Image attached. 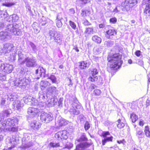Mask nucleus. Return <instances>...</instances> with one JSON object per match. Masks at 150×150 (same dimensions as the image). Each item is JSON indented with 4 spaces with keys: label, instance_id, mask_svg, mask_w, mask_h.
Here are the masks:
<instances>
[{
    "label": "nucleus",
    "instance_id": "obj_39",
    "mask_svg": "<svg viewBox=\"0 0 150 150\" xmlns=\"http://www.w3.org/2000/svg\"><path fill=\"white\" fill-rule=\"evenodd\" d=\"M105 139L107 142H112L113 139V137L112 136H111L110 137L106 138Z\"/></svg>",
    "mask_w": 150,
    "mask_h": 150
},
{
    "label": "nucleus",
    "instance_id": "obj_38",
    "mask_svg": "<svg viewBox=\"0 0 150 150\" xmlns=\"http://www.w3.org/2000/svg\"><path fill=\"white\" fill-rule=\"evenodd\" d=\"M145 122L142 119H140L139 122V125L141 127H142L144 126V124Z\"/></svg>",
    "mask_w": 150,
    "mask_h": 150
},
{
    "label": "nucleus",
    "instance_id": "obj_55",
    "mask_svg": "<svg viewBox=\"0 0 150 150\" xmlns=\"http://www.w3.org/2000/svg\"><path fill=\"white\" fill-rule=\"evenodd\" d=\"M128 62L130 64H131L132 63V61L131 59H129L128 60Z\"/></svg>",
    "mask_w": 150,
    "mask_h": 150
},
{
    "label": "nucleus",
    "instance_id": "obj_59",
    "mask_svg": "<svg viewBox=\"0 0 150 150\" xmlns=\"http://www.w3.org/2000/svg\"><path fill=\"white\" fill-rule=\"evenodd\" d=\"M146 2H147L148 4L150 3V0H147Z\"/></svg>",
    "mask_w": 150,
    "mask_h": 150
},
{
    "label": "nucleus",
    "instance_id": "obj_40",
    "mask_svg": "<svg viewBox=\"0 0 150 150\" xmlns=\"http://www.w3.org/2000/svg\"><path fill=\"white\" fill-rule=\"evenodd\" d=\"M117 142L119 144H124L126 142L124 139H123L122 140L117 141Z\"/></svg>",
    "mask_w": 150,
    "mask_h": 150
},
{
    "label": "nucleus",
    "instance_id": "obj_19",
    "mask_svg": "<svg viewBox=\"0 0 150 150\" xmlns=\"http://www.w3.org/2000/svg\"><path fill=\"white\" fill-rule=\"evenodd\" d=\"M130 117L131 121L133 123H135L136 122L138 118V115L134 112H132L130 114Z\"/></svg>",
    "mask_w": 150,
    "mask_h": 150
},
{
    "label": "nucleus",
    "instance_id": "obj_63",
    "mask_svg": "<svg viewBox=\"0 0 150 150\" xmlns=\"http://www.w3.org/2000/svg\"><path fill=\"white\" fill-rule=\"evenodd\" d=\"M134 150H139L138 149L136 148H134Z\"/></svg>",
    "mask_w": 150,
    "mask_h": 150
},
{
    "label": "nucleus",
    "instance_id": "obj_46",
    "mask_svg": "<svg viewBox=\"0 0 150 150\" xmlns=\"http://www.w3.org/2000/svg\"><path fill=\"white\" fill-rule=\"evenodd\" d=\"M73 50H74L76 52H79V50L77 45L74 46L73 48Z\"/></svg>",
    "mask_w": 150,
    "mask_h": 150
},
{
    "label": "nucleus",
    "instance_id": "obj_57",
    "mask_svg": "<svg viewBox=\"0 0 150 150\" xmlns=\"http://www.w3.org/2000/svg\"><path fill=\"white\" fill-rule=\"evenodd\" d=\"M49 88H51V89H52V88H54L55 89H56V88L55 87H51Z\"/></svg>",
    "mask_w": 150,
    "mask_h": 150
},
{
    "label": "nucleus",
    "instance_id": "obj_21",
    "mask_svg": "<svg viewBox=\"0 0 150 150\" xmlns=\"http://www.w3.org/2000/svg\"><path fill=\"white\" fill-rule=\"evenodd\" d=\"M144 132L146 136L150 139V131L149 126L148 125L145 127Z\"/></svg>",
    "mask_w": 150,
    "mask_h": 150
},
{
    "label": "nucleus",
    "instance_id": "obj_15",
    "mask_svg": "<svg viewBox=\"0 0 150 150\" xmlns=\"http://www.w3.org/2000/svg\"><path fill=\"white\" fill-rule=\"evenodd\" d=\"M41 124L37 121L32 122L30 124V127L33 129H38L41 126Z\"/></svg>",
    "mask_w": 150,
    "mask_h": 150
},
{
    "label": "nucleus",
    "instance_id": "obj_52",
    "mask_svg": "<svg viewBox=\"0 0 150 150\" xmlns=\"http://www.w3.org/2000/svg\"><path fill=\"white\" fill-rule=\"evenodd\" d=\"M3 139V136L1 135H0V142Z\"/></svg>",
    "mask_w": 150,
    "mask_h": 150
},
{
    "label": "nucleus",
    "instance_id": "obj_49",
    "mask_svg": "<svg viewBox=\"0 0 150 150\" xmlns=\"http://www.w3.org/2000/svg\"><path fill=\"white\" fill-rule=\"evenodd\" d=\"M30 45L33 49L34 50L36 48V46L33 43H31Z\"/></svg>",
    "mask_w": 150,
    "mask_h": 150
},
{
    "label": "nucleus",
    "instance_id": "obj_23",
    "mask_svg": "<svg viewBox=\"0 0 150 150\" xmlns=\"http://www.w3.org/2000/svg\"><path fill=\"white\" fill-rule=\"evenodd\" d=\"M49 146L50 147L52 148H56L59 147L60 146L59 142H51L49 144Z\"/></svg>",
    "mask_w": 150,
    "mask_h": 150
},
{
    "label": "nucleus",
    "instance_id": "obj_42",
    "mask_svg": "<svg viewBox=\"0 0 150 150\" xmlns=\"http://www.w3.org/2000/svg\"><path fill=\"white\" fill-rule=\"evenodd\" d=\"M84 25L86 26H88L91 25V23L88 21L87 20L84 21L83 23Z\"/></svg>",
    "mask_w": 150,
    "mask_h": 150
},
{
    "label": "nucleus",
    "instance_id": "obj_41",
    "mask_svg": "<svg viewBox=\"0 0 150 150\" xmlns=\"http://www.w3.org/2000/svg\"><path fill=\"white\" fill-rule=\"evenodd\" d=\"M141 52L140 50H137L135 52V55L138 57H139L141 55Z\"/></svg>",
    "mask_w": 150,
    "mask_h": 150
},
{
    "label": "nucleus",
    "instance_id": "obj_12",
    "mask_svg": "<svg viewBox=\"0 0 150 150\" xmlns=\"http://www.w3.org/2000/svg\"><path fill=\"white\" fill-rule=\"evenodd\" d=\"M125 121L126 120L125 117L122 116L121 119H119L117 120V127L119 129L123 128L125 126Z\"/></svg>",
    "mask_w": 150,
    "mask_h": 150
},
{
    "label": "nucleus",
    "instance_id": "obj_50",
    "mask_svg": "<svg viewBox=\"0 0 150 150\" xmlns=\"http://www.w3.org/2000/svg\"><path fill=\"white\" fill-rule=\"evenodd\" d=\"M107 142L105 139L104 138L102 140V144L103 145L105 144L106 142Z\"/></svg>",
    "mask_w": 150,
    "mask_h": 150
},
{
    "label": "nucleus",
    "instance_id": "obj_13",
    "mask_svg": "<svg viewBox=\"0 0 150 150\" xmlns=\"http://www.w3.org/2000/svg\"><path fill=\"white\" fill-rule=\"evenodd\" d=\"M27 112L28 114L35 116L39 113V111L37 108L30 107L28 109Z\"/></svg>",
    "mask_w": 150,
    "mask_h": 150
},
{
    "label": "nucleus",
    "instance_id": "obj_56",
    "mask_svg": "<svg viewBox=\"0 0 150 150\" xmlns=\"http://www.w3.org/2000/svg\"><path fill=\"white\" fill-rule=\"evenodd\" d=\"M15 146L13 145V146H11V147H9L8 148V149H12V148H14V147H15Z\"/></svg>",
    "mask_w": 150,
    "mask_h": 150
},
{
    "label": "nucleus",
    "instance_id": "obj_60",
    "mask_svg": "<svg viewBox=\"0 0 150 150\" xmlns=\"http://www.w3.org/2000/svg\"><path fill=\"white\" fill-rule=\"evenodd\" d=\"M91 88L92 89H94L95 88L94 85L93 84V86H91Z\"/></svg>",
    "mask_w": 150,
    "mask_h": 150
},
{
    "label": "nucleus",
    "instance_id": "obj_31",
    "mask_svg": "<svg viewBox=\"0 0 150 150\" xmlns=\"http://www.w3.org/2000/svg\"><path fill=\"white\" fill-rule=\"evenodd\" d=\"M8 129L12 132H17L18 130V127H8Z\"/></svg>",
    "mask_w": 150,
    "mask_h": 150
},
{
    "label": "nucleus",
    "instance_id": "obj_17",
    "mask_svg": "<svg viewBox=\"0 0 150 150\" xmlns=\"http://www.w3.org/2000/svg\"><path fill=\"white\" fill-rule=\"evenodd\" d=\"M50 85V83L48 81H42L40 83V88L42 90H43Z\"/></svg>",
    "mask_w": 150,
    "mask_h": 150
},
{
    "label": "nucleus",
    "instance_id": "obj_14",
    "mask_svg": "<svg viewBox=\"0 0 150 150\" xmlns=\"http://www.w3.org/2000/svg\"><path fill=\"white\" fill-rule=\"evenodd\" d=\"M79 66L81 69H85L88 68L90 65V63L87 62L86 61H81L79 62Z\"/></svg>",
    "mask_w": 150,
    "mask_h": 150
},
{
    "label": "nucleus",
    "instance_id": "obj_62",
    "mask_svg": "<svg viewBox=\"0 0 150 150\" xmlns=\"http://www.w3.org/2000/svg\"><path fill=\"white\" fill-rule=\"evenodd\" d=\"M148 82L150 83V77L148 79Z\"/></svg>",
    "mask_w": 150,
    "mask_h": 150
},
{
    "label": "nucleus",
    "instance_id": "obj_43",
    "mask_svg": "<svg viewBox=\"0 0 150 150\" xmlns=\"http://www.w3.org/2000/svg\"><path fill=\"white\" fill-rule=\"evenodd\" d=\"M3 113L4 115H6L7 116H8L10 114L8 110H5L4 111Z\"/></svg>",
    "mask_w": 150,
    "mask_h": 150
},
{
    "label": "nucleus",
    "instance_id": "obj_8",
    "mask_svg": "<svg viewBox=\"0 0 150 150\" xmlns=\"http://www.w3.org/2000/svg\"><path fill=\"white\" fill-rule=\"evenodd\" d=\"M14 47L13 44L6 43L4 45L2 49V52L5 53L9 52L12 50Z\"/></svg>",
    "mask_w": 150,
    "mask_h": 150
},
{
    "label": "nucleus",
    "instance_id": "obj_44",
    "mask_svg": "<svg viewBox=\"0 0 150 150\" xmlns=\"http://www.w3.org/2000/svg\"><path fill=\"white\" fill-rule=\"evenodd\" d=\"M2 125L5 128L6 127H8V125L7 124V120L6 121H4V122H3Z\"/></svg>",
    "mask_w": 150,
    "mask_h": 150
},
{
    "label": "nucleus",
    "instance_id": "obj_33",
    "mask_svg": "<svg viewBox=\"0 0 150 150\" xmlns=\"http://www.w3.org/2000/svg\"><path fill=\"white\" fill-rule=\"evenodd\" d=\"M101 92L99 89H96L93 91V94L95 96H99L101 93Z\"/></svg>",
    "mask_w": 150,
    "mask_h": 150
},
{
    "label": "nucleus",
    "instance_id": "obj_22",
    "mask_svg": "<svg viewBox=\"0 0 150 150\" xmlns=\"http://www.w3.org/2000/svg\"><path fill=\"white\" fill-rule=\"evenodd\" d=\"M92 40L98 44L100 43L101 42V39L97 35H94L92 38Z\"/></svg>",
    "mask_w": 150,
    "mask_h": 150
},
{
    "label": "nucleus",
    "instance_id": "obj_16",
    "mask_svg": "<svg viewBox=\"0 0 150 150\" xmlns=\"http://www.w3.org/2000/svg\"><path fill=\"white\" fill-rule=\"evenodd\" d=\"M50 35L54 37V39L55 41L58 43L60 42L61 41V39L58 34L55 36L54 32L52 30H50L49 32Z\"/></svg>",
    "mask_w": 150,
    "mask_h": 150
},
{
    "label": "nucleus",
    "instance_id": "obj_26",
    "mask_svg": "<svg viewBox=\"0 0 150 150\" xmlns=\"http://www.w3.org/2000/svg\"><path fill=\"white\" fill-rule=\"evenodd\" d=\"M88 139L85 135H82L79 139H77L76 141L78 142H80L82 141H86Z\"/></svg>",
    "mask_w": 150,
    "mask_h": 150
},
{
    "label": "nucleus",
    "instance_id": "obj_27",
    "mask_svg": "<svg viewBox=\"0 0 150 150\" xmlns=\"http://www.w3.org/2000/svg\"><path fill=\"white\" fill-rule=\"evenodd\" d=\"M52 81V83H56L57 82V79L55 76L54 75H51L48 78Z\"/></svg>",
    "mask_w": 150,
    "mask_h": 150
},
{
    "label": "nucleus",
    "instance_id": "obj_37",
    "mask_svg": "<svg viewBox=\"0 0 150 150\" xmlns=\"http://www.w3.org/2000/svg\"><path fill=\"white\" fill-rule=\"evenodd\" d=\"M15 4V3L13 2L7 3L3 4V6L7 7H10L14 5Z\"/></svg>",
    "mask_w": 150,
    "mask_h": 150
},
{
    "label": "nucleus",
    "instance_id": "obj_54",
    "mask_svg": "<svg viewBox=\"0 0 150 150\" xmlns=\"http://www.w3.org/2000/svg\"><path fill=\"white\" fill-rule=\"evenodd\" d=\"M59 68L60 69H62L64 68V66L63 65H61L59 66Z\"/></svg>",
    "mask_w": 150,
    "mask_h": 150
},
{
    "label": "nucleus",
    "instance_id": "obj_64",
    "mask_svg": "<svg viewBox=\"0 0 150 150\" xmlns=\"http://www.w3.org/2000/svg\"><path fill=\"white\" fill-rule=\"evenodd\" d=\"M148 141H149V139H148Z\"/></svg>",
    "mask_w": 150,
    "mask_h": 150
},
{
    "label": "nucleus",
    "instance_id": "obj_34",
    "mask_svg": "<svg viewBox=\"0 0 150 150\" xmlns=\"http://www.w3.org/2000/svg\"><path fill=\"white\" fill-rule=\"evenodd\" d=\"M110 135V133L109 131H104L103 132L100 136L103 137H106L107 136Z\"/></svg>",
    "mask_w": 150,
    "mask_h": 150
},
{
    "label": "nucleus",
    "instance_id": "obj_36",
    "mask_svg": "<svg viewBox=\"0 0 150 150\" xmlns=\"http://www.w3.org/2000/svg\"><path fill=\"white\" fill-rule=\"evenodd\" d=\"M110 23L112 24H115L117 22V19L115 17H113L110 18L109 20Z\"/></svg>",
    "mask_w": 150,
    "mask_h": 150
},
{
    "label": "nucleus",
    "instance_id": "obj_48",
    "mask_svg": "<svg viewBox=\"0 0 150 150\" xmlns=\"http://www.w3.org/2000/svg\"><path fill=\"white\" fill-rule=\"evenodd\" d=\"M137 133L139 135H141L143 133V131L142 130H140L137 131Z\"/></svg>",
    "mask_w": 150,
    "mask_h": 150
},
{
    "label": "nucleus",
    "instance_id": "obj_4",
    "mask_svg": "<svg viewBox=\"0 0 150 150\" xmlns=\"http://www.w3.org/2000/svg\"><path fill=\"white\" fill-rule=\"evenodd\" d=\"M13 66L9 64L2 63L0 65V73L8 74L12 72L13 69Z\"/></svg>",
    "mask_w": 150,
    "mask_h": 150
},
{
    "label": "nucleus",
    "instance_id": "obj_18",
    "mask_svg": "<svg viewBox=\"0 0 150 150\" xmlns=\"http://www.w3.org/2000/svg\"><path fill=\"white\" fill-rule=\"evenodd\" d=\"M144 13L146 16H150V4H147L146 5L144 10Z\"/></svg>",
    "mask_w": 150,
    "mask_h": 150
},
{
    "label": "nucleus",
    "instance_id": "obj_3",
    "mask_svg": "<svg viewBox=\"0 0 150 150\" xmlns=\"http://www.w3.org/2000/svg\"><path fill=\"white\" fill-rule=\"evenodd\" d=\"M137 3V0H125L122 3L121 7L122 10L130 11Z\"/></svg>",
    "mask_w": 150,
    "mask_h": 150
},
{
    "label": "nucleus",
    "instance_id": "obj_28",
    "mask_svg": "<svg viewBox=\"0 0 150 150\" xmlns=\"http://www.w3.org/2000/svg\"><path fill=\"white\" fill-rule=\"evenodd\" d=\"M84 149L83 143L78 144L76 146L75 150H82Z\"/></svg>",
    "mask_w": 150,
    "mask_h": 150
},
{
    "label": "nucleus",
    "instance_id": "obj_9",
    "mask_svg": "<svg viewBox=\"0 0 150 150\" xmlns=\"http://www.w3.org/2000/svg\"><path fill=\"white\" fill-rule=\"evenodd\" d=\"M24 62H26V66L28 67H33L36 65L35 60L28 57L26 58L25 61L23 62V63H24Z\"/></svg>",
    "mask_w": 150,
    "mask_h": 150
},
{
    "label": "nucleus",
    "instance_id": "obj_10",
    "mask_svg": "<svg viewBox=\"0 0 150 150\" xmlns=\"http://www.w3.org/2000/svg\"><path fill=\"white\" fill-rule=\"evenodd\" d=\"M18 120L16 118L13 117L12 118H9L7 120V124L8 127H13L17 125Z\"/></svg>",
    "mask_w": 150,
    "mask_h": 150
},
{
    "label": "nucleus",
    "instance_id": "obj_5",
    "mask_svg": "<svg viewBox=\"0 0 150 150\" xmlns=\"http://www.w3.org/2000/svg\"><path fill=\"white\" fill-rule=\"evenodd\" d=\"M69 133L66 130H62L57 132L55 134V137L58 140H66L69 136Z\"/></svg>",
    "mask_w": 150,
    "mask_h": 150
},
{
    "label": "nucleus",
    "instance_id": "obj_51",
    "mask_svg": "<svg viewBox=\"0 0 150 150\" xmlns=\"http://www.w3.org/2000/svg\"><path fill=\"white\" fill-rule=\"evenodd\" d=\"M99 27L100 28H103L104 27V25L103 24H100L99 25Z\"/></svg>",
    "mask_w": 150,
    "mask_h": 150
},
{
    "label": "nucleus",
    "instance_id": "obj_20",
    "mask_svg": "<svg viewBox=\"0 0 150 150\" xmlns=\"http://www.w3.org/2000/svg\"><path fill=\"white\" fill-rule=\"evenodd\" d=\"M45 69L42 67H40L38 69L35 70V74H39L40 76H41L42 75H44L45 73Z\"/></svg>",
    "mask_w": 150,
    "mask_h": 150
},
{
    "label": "nucleus",
    "instance_id": "obj_47",
    "mask_svg": "<svg viewBox=\"0 0 150 150\" xmlns=\"http://www.w3.org/2000/svg\"><path fill=\"white\" fill-rule=\"evenodd\" d=\"M68 80L69 81V83L68 84V86H72L73 85V83L72 82L71 80V79L69 77H68Z\"/></svg>",
    "mask_w": 150,
    "mask_h": 150
},
{
    "label": "nucleus",
    "instance_id": "obj_32",
    "mask_svg": "<svg viewBox=\"0 0 150 150\" xmlns=\"http://www.w3.org/2000/svg\"><path fill=\"white\" fill-rule=\"evenodd\" d=\"M84 149L86 148L90 147L92 144V143H88L87 142H85L83 143Z\"/></svg>",
    "mask_w": 150,
    "mask_h": 150
},
{
    "label": "nucleus",
    "instance_id": "obj_61",
    "mask_svg": "<svg viewBox=\"0 0 150 150\" xmlns=\"http://www.w3.org/2000/svg\"><path fill=\"white\" fill-rule=\"evenodd\" d=\"M131 22L132 23H135V21L134 20H132L131 21Z\"/></svg>",
    "mask_w": 150,
    "mask_h": 150
},
{
    "label": "nucleus",
    "instance_id": "obj_7",
    "mask_svg": "<svg viewBox=\"0 0 150 150\" xmlns=\"http://www.w3.org/2000/svg\"><path fill=\"white\" fill-rule=\"evenodd\" d=\"M52 119V117L50 114L46 113H43L40 115L41 120L42 122L46 123H49Z\"/></svg>",
    "mask_w": 150,
    "mask_h": 150
},
{
    "label": "nucleus",
    "instance_id": "obj_11",
    "mask_svg": "<svg viewBox=\"0 0 150 150\" xmlns=\"http://www.w3.org/2000/svg\"><path fill=\"white\" fill-rule=\"evenodd\" d=\"M117 34L116 31L113 29H110L107 30L105 32V35L106 38L108 39H111Z\"/></svg>",
    "mask_w": 150,
    "mask_h": 150
},
{
    "label": "nucleus",
    "instance_id": "obj_45",
    "mask_svg": "<svg viewBox=\"0 0 150 150\" xmlns=\"http://www.w3.org/2000/svg\"><path fill=\"white\" fill-rule=\"evenodd\" d=\"M81 4H85L88 3V0H81Z\"/></svg>",
    "mask_w": 150,
    "mask_h": 150
},
{
    "label": "nucleus",
    "instance_id": "obj_24",
    "mask_svg": "<svg viewBox=\"0 0 150 150\" xmlns=\"http://www.w3.org/2000/svg\"><path fill=\"white\" fill-rule=\"evenodd\" d=\"M85 33L87 34H93V28L88 27L86 28L85 31Z\"/></svg>",
    "mask_w": 150,
    "mask_h": 150
},
{
    "label": "nucleus",
    "instance_id": "obj_53",
    "mask_svg": "<svg viewBox=\"0 0 150 150\" xmlns=\"http://www.w3.org/2000/svg\"><path fill=\"white\" fill-rule=\"evenodd\" d=\"M20 81V80H16V82L17 81L18 83V85H17V84H16V85H17V86H21V85H20V83H19V81Z\"/></svg>",
    "mask_w": 150,
    "mask_h": 150
},
{
    "label": "nucleus",
    "instance_id": "obj_35",
    "mask_svg": "<svg viewBox=\"0 0 150 150\" xmlns=\"http://www.w3.org/2000/svg\"><path fill=\"white\" fill-rule=\"evenodd\" d=\"M90 127V124L88 121H86L84 125V128L86 130H88Z\"/></svg>",
    "mask_w": 150,
    "mask_h": 150
},
{
    "label": "nucleus",
    "instance_id": "obj_2",
    "mask_svg": "<svg viewBox=\"0 0 150 150\" xmlns=\"http://www.w3.org/2000/svg\"><path fill=\"white\" fill-rule=\"evenodd\" d=\"M21 34V32L20 30H17V29L13 26L12 25L11 27L8 26L6 29L5 31H1L0 32V40H4L7 38V36L10 34L15 35H20Z\"/></svg>",
    "mask_w": 150,
    "mask_h": 150
},
{
    "label": "nucleus",
    "instance_id": "obj_25",
    "mask_svg": "<svg viewBox=\"0 0 150 150\" xmlns=\"http://www.w3.org/2000/svg\"><path fill=\"white\" fill-rule=\"evenodd\" d=\"M90 11L87 10H83L81 13V15L83 17H86L88 16L89 14Z\"/></svg>",
    "mask_w": 150,
    "mask_h": 150
},
{
    "label": "nucleus",
    "instance_id": "obj_58",
    "mask_svg": "<svg viewBox=\"0 0 150 150\" xmlns=\"http://www.w3.org/2000/svg\"><path fill=\"white\" fill-rule=\"evenodd\" d=\"M5 100H2L1 101V103L2 104H4L5 103Z\"/></svg>",
    "mask_w": 150,
    "mask_h": 150
},
{
    "label": "nucleus",
    "instance_id": "obj_1",
    "mask_svg": "<svg viewBox=\"0 0 150 150\" xmlns=\"http://www.w3.org/2000/svg\"><path fill=\"white\" fill-rule=\"evenodd\" d=\"M122 59V55L119 53L108 54L107 60L108 62L110 63L109 67H107V71L111 73L113 71L119 69L123 63Z\"/></svg>",
    "mask_w": 150,
    "mask_h": 150
},
{
    "label": "nucleus",
    "instance_id": "obj_30",
    "mask_svg": "<svg viewBox=\"0 0 150 150\" xmlns=\"http://www.w3.org/2000/svg\"><path fill=\"white\" fill-rule=\"evenodd\" d=\"M69 24L71 28L74 30L76 28V26L75 23L73 21H69Z\"/></svg>",
    "mask_w": 150,
    "mask_h": 150
},
{
    "label": "nucleus",
    "instance_id": "obj_6",
    "mask_svg": "<svg viewBox=\"0 0 150 150\" xmlns=\"http://www.w3.org/2000/svg\"><path fill=\"white\" fill-rule=\"evenodd\" d=\"M91 75L88 77V81L91 82H97L98 81V77L96 75L98 73L97 69L96 68H94L91 71Z\"/></svg>",
    "mask_w": 150,
    "mask_h": 150
},
{
    "label": "nucleus",
    "instance_id": "obj_29",
    "mask_svg": "<svg viewBox=\"0 0 150 150\" xmlns=\"http://www.w3.org/2000/svg\"><path fill=\"white\" fill-rule=\"evenodd\" d=\"M59 16H57V20L56 21V25L58 28H60L62 27V23L59 18H58Z\"/></svg>",
    "mask_w": 150,
    "mask_h": 150
}]
</instances>
